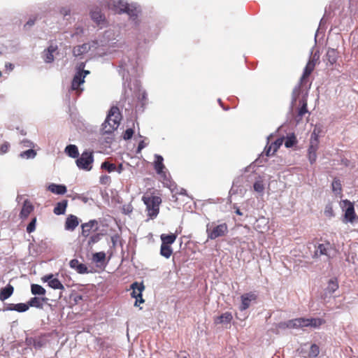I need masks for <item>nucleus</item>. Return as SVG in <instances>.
I'll return each instance as SVG.
<instances>
[{
	"label": "nucleus",
	"mask_w": 358,
	"mask_h": 358,
	"mask_svg": "<svg viewBox=\"0 0 358 358\" xmlns=\"http://www.w3.org/2000/svg\"><path fill=\"white\" fill-rule=\"evenodd\" d=\"M142 201L145 206L146 215L148 219H155L159 213V207L162 203L160 196L155 192H145L142 196Z\"/></svg>",
	"instance_id": "1"
},
{
	"label": "nucleus",
	"mask_w": 358,
	"mask_h": 358,
	"mask_svg": "<svg viewBox=\"0 0 358 358\" xmlns=\"http://www.w3.org/2000/svg\"><path fill=\"white\" fill-rule=\"evenodd\" d=\"M122 120V115L117 106H112L108 112L106 120L102 124V130L104 134H111L116 130Z\"/></svg>",
	"instance_id": "2"
},
{
	"label": "nucleus",
	"mask_w": 358,
	"mask_h": 358,
	"mask_svg": "<svg viewBox=\"0 0 358 358\" xmlns=\"http://www.w3.org/2000/svg\"><path fill=\"white\" fill-rule=\"evenodd\" d=\"M318 57H316L314 55L307 63L304 70L303 75L300 79V83L299 86L296 87L292 92V102H296L298 96L301 93V89L306 85L308 83V78L314 71L316 64L317 62Z\"/></svg>",
	"instance_id": "3"
},
{
	"label": "nucleus",
	"mask_w": 358,
	"mask_h": 358,
	"mask_svg": "<svg viewBox=\"0 0 358 358\" xmlns=\"http://www.w3.org/2000/svg\"><path fill=\"white\" fill-rule=\"evenodd\" d=\"M228 231V226L224 222L217 224L213 222L206 225L207 236L210 240H215L219 237L226 236Z\"/></svg>",
	"instance_id": "4"
},
{
	"label": "nucleus",
	"mask_w": 358,
	"mask_h": 358,
	"mask_svg": "<svg viewBox=\"0 0 358 358\" xmlns=\"http://www.w3.org/2000/svg\"><path fill=\"white\" fill-rule=\"evenodd\" d=\"M94 155L92 151H85L76 161L77 166L82 170L90 171L92 169Z\"/></svg>",
	"instance_id": "5"
},
{
	"label": "nucleus",
	"mask_w": 358,
	"mask_h": 358,
	"mask_svg": "<svg viewBox=\"0 0 358 358\" xmlns=\"http://www.w3.org/2000/svg\"><path fill=\"white\" fill-rule=\"evenodd\" d=\"M109 8H111L116 13H127L130 15H134V10L129 8L127 3L122 0H113L109 3Z\"/></svg>",
	"instance_id": "6"
},
{
	"label": "nucleus",
	"mask_w": 358,
	"mask_h": 358,
	"mask_svg": "<svg viewBox=\"0 0 358 358\" xmlns=\"http://www.w3.org/2000/svg\"><path fill=\"white\" fill-rule=\"evenodd\" d=\"M132 292L131 293V297L135 298L136 300L134 305L138 306V303H144V299L142 297V292L145 289V286L143 283H138L137 282H134L131 285Z\"/></svg>",
	"instance_id": "7"
},
{
	"label": "nucleus",
	"mask_w": 358,
	"mask_h": 358,
	"mask_svg": "<svg viewBox=\"0 0 358 358\" xmlns=\"http://www.w3.org/2000/svg\"><path fill=\"white\" fill-rule=\"evenodd\" d=\"M257 299V295L252 292L241 295V304L239 307L240 310L243 311L248 309L250 306V303L255 301Z\"/></svg>",
	"instance_id": "8"
},
{
	"label": "nucleus",
	"mask_w": 358,
	"mask_h": 358,
	"mask_svg": "<svg viewBox=\"0 0 358 358\" xmlns=\"http://www.w3.org/2000/svg\"><path fill=\"white\" fill-rule=\"evenodd\" d=\"M343 203L348 205L345 212L343 222L352 223L357 217L355 212L354 204L348 200H344Z\"/></svg>",
	"instance_id": "9"
},
{
	"label": "nucleus",
	"mask_w": 358,
	"mask_h": 358,
	"mask_svg": "<svg viewBox=\"0 0 358 358\" xmlns=\"http://www.w3.org/2000/svg\"><path fill=\"white\" fill-rule=\"evenodd\" d=\"M42 280L44 282H47L48 283V285L54 289H64V286L62 284L59 279L53 278L52 274L44 275L42 278Z\"/></svg>",
	"instance_id": "10"
},
{
	"label": "nucleus",
	"mask_w": 358,
	"mask_h": 358,
	"mask_svg": "<svg viewBox=\"0 0 358 358\" xmlns=\"http://www.w3.org/2000/svg\"><path fill=\"white\" fill-rule=\"evenodd\" d=\"M299 104L301 105V107L297 110V113L295 116L297 122L301 121L303 115L308 113L307 109V93L300 99Z\"/></svg>",
	"instance_id": "11"
},
{
	"label": "nucleus",
	"mask_w": 358,
	"mask_h": 358,
	"mask_svg": "<svg viewBox=\"0 0 358 358\" xmlns=\"http://www.w3.org/2000/svg\"><path fill=\"white\" fill-rule=\"evenodd\" d=\"M283 143V138H279L276 139L273 143L271 144H267L264 149V152L266 156H272L275 152L279 149V148L282 145Z\"/></svg>",
	"instance_id": "12"
},
{
	"label": "nucleus",
	"mask_w": 358,
	"mask_h": 358,
	"mask_svg": "<svg viewBox=\"0 0 358 358\" xmlns=\"http://www.w3.org/2000/svg\"><path fill=\"white\" fill-rule=\"evenodd\" d=\"M57 45H50L43 52V58L46 63H52L54 61V53L57 50Z\"/></svg>",
	"instance_id": "13"
},
{
	"label": "nucleus",
	"mask_w": 358,
	"mask_h": 358,
	"mask_svg": "<svg viewBox=\"0 0 358 358\" xmlns=\"http://www.w3.org/2000/svg\"><path fill=\"white\" fill-rule=\"evenodd\" d=\"M84 83L85 80L83 79V76L76 73L71 82V90L76 91L78 93V94H80L83 91V89L80 88V86Z\"/></svg>",
	"instance_id": "14"
},
{
	"label": "nucleus",
	"mask_w": 358,
	"mask_h": 358,
	"mask_svg": "<svg viewBox=\"0 0 358 358\" xmlns=\"http://www.w3.org/2000/svg\"><path fill=\"white\" fill-rule=\"evenodd\" d=\"M34 206L31 203V201L28 199H26L24 203L22 208V210L20 213V217L22 220L27 219L29 215L32 213L34 210Z\"/></svg>",
	"instance_id": "15"
},
{
	"label": "nucleus",
	"mask_w": 358,
	"mask_h": 358,
	"mask_svg": "<svg viewBox=\"0 0 358 358\" xmlns=\"http://www.w3.org/2000/svg\"><path fill=\"white\" fill-rule=\"evenodd\" d=\"M164 159L161 155H156L155 160L154 162V168L156 173L160 175L162 177L166 176L165 172L164 169H165V166L163 163Z\"/></svg>",
	"instance_id": "16"
},
{
	"label": "nucleus",
	"mask_w": 358,
	"mask_h": 358,
	"mask_svg": "<svg viewBox=\"0 0 358 358\" xmlns=\"http://www.w3.org/2000/svg\"><path fill=\"white\" fill-rule=\"evenodd\" d=\"M69 266L71 268L75 269L78 273L84 274L88 273L86 265L80 263L78 259H73L70 261Z\"/></svg>",
	"instance_id": "17"
},
{
	"label": "nucleus",
	"mask_w": 358,
	"mask_h": 358,
	"mask_svg": "<svg viewBox=\"0 0 358 358\" xmlns=\"http://www.w3.org/2000/svg\"><path fill=\"white\" fill-rule=\"evenodd\" d=\"M79 224L78 218L73 215H69L65 222V229L73 231Z\"/></svg>",
	"instance_id": "18"
},
{
	"label": "nucleus",
	"mask_w": 358,
	"mask_h": 358,
	"mask_svg": "<svg viewBox=\"0 0 358 358\" xmlns=\"http://www.w3.org/2000/svg\"><path fill=\"white\" fill-rule=\"evenodd\" d=\"M233 319V315L230 312H225L220 316L215 317L213 319L215 324H229Z\"/></svg>",
	"instance_id": "19"
},
{
	"label": "nucleus",
	"mask_w": 358,
	"mask_h": 358,
	"mask_svg": "<svg viewBox=\"0 0 358 358\" xmlns=\"http://www.w3.org/2000/svg\"><path fill=\"white\" fill-rule=\"evenodd\" d=\"M318 148L319 144H317L315 141L310 143L308 149V157L311 164L315 163L317 159V150Z\"/></svg>",
	"instance_id": "20"
},
{
	"label": "nucleus",
	"mask_w": 358,
	"mask_h": 358,
	"mask_svg": "<svg viewBox=\"0 0 358 358\" xmlns=\"http://www.w3.org/2000/svg\"><path fill=\"white\" fill-rule=\"evenodd\" d=\"M91 17L98 25L104 24L106 22L104 15H102L100 9L98 8L91 11Z\"/></svg>",
	"instance_id": "21"
},
{
	"label": "nucleus",
	"mask_w": 358,
	"mask_h": 358,
	"mask_svg": "<svg viewBox=\"0 0 358 358\" xmlns=\"http://www.w3.org/2000/svg\"><path fill=\"white\" fill-rule=\"evenodd\" d=\"M97 224V222L94 220H90L88 222L83 223L81 225L82 232L81 234L83 237L87 238L90 236L94 227Z\"/></svg>",
	"instance_id": "22"
},
{
	"label": "nucleus",
	"mask_w": 358,
	"mask_h": 358,
	"mask_svg": "<svg viewBox=\"0 0 358 358\" xmlns=\"http://www.w3.org/2000/svg\"><path fill=\"white\" fill-rule=\"evenodd\" d=\"M28 309H29L28 303H16V304H15V303H9L6 307L5 310H15V311H17V312H19V313H23V312L27 311Z\"/></svg>",
	"instance_id": "23"
},
{
	"label": "nucleus",
	"mask_w": 358,
	"mask_h": 358,
	"mask_svg": "<svg viewBox=\"0 0 358 358\" xmlns=\"http://www.w3.org/2000/svg\"><path fill=\"white\" fill-rule=\"evenodd\" d=\"M331 245L329 242L325 243H320L318 245L314 256H317V254L319 253L320 255H326L330 258L329 251L331 250Z\"/></svg>",
	"instance_id": "24"
},
{
	"label": "nucleus",
	"mask_w": 358,
	"mask_h": 358,
	"mask_svg": "<svg viewBox=\"0 0 358 358\" xmlns=\"http://www.w3.org/2000/svg\"><path fill=\"white\" fill-rule=\"evenodd\" d=\"M14 292V287L10 284H8L5 287L0 290V300L4 301L8 299Z\"/></svg>",
	"instance_id": "25"
},
{
	"label": "nucleus",
	"mask_w": 358,
	"mask_h": 358,
	"mask_svg": "<svg viewBox=\"0 0 358 358\" xmlns=\"http://www.w3.org/2000/svg\"><path fill=\"white\" fill-rule=\"evenodd\" d=\"M48 190L56 194H64L67 189L66 187L64 185H57L55 183L50 184L48 187Z\"/></svg>",
	"instance_id": "26"
},
{
	"label": "nucleus",
	"mask_w": 358,
	"mask_h": 358,
	"mask_svg": "<svg viewBox=\"0 0 358 358\" xmlns=\"http://www.w3.org/2000/svg\"><path fill=\"white\" fill-rule=\"evenodd\" d=\"M67 206H68V201L66 199H64L60 202H58L54 208V210H53L54 213L57 215L64 214L66 212Z\"/></svg>",
	"instance_id": "27"
},
{
	"label": "nucleus",
	"mask_w": 358,
	"mask_h": 358,
	"mask_svg": "<svg viewBox=\"0 0 358 358\" xmlns=\"http://www.w3.org/2000/svg\"><path fill=\"white\" fill-rule=\"evenodd\" d=\"M338 52L336 50L333 48H329L326 54V58L327 60V63H329L331 65L334 64L338 59Z\"/></svg>",
	"instance_id": "28"
},
{
	"label": "nucleus",
	"mask_w": 358,
	"mask_h": 358,
	"mask_svg": "<svg viewBox=\"0 0 358 358\" xmlns=\"http://www.w3.org/2000/svg\"><path fill=\"white\" fill-rule=\"evenodd\" d=\"M160 238L162 240V243H163L164 245H171V244H173L176 241L177 235L175 234H162L160 236Z\"/></svg>",
	"instance_id": "29"
},
{
	"label": "nucleus",
	"mask_w": 358,
	"mask_h": 358,
	"mask_svg": "<svg viewBox=\"0 0 358 358\" xmlns=\"http://www.w3.org/2000/svg\"><path fill=\"white\" fill-rule=\"evenodd\" d=\"M90 50V45L87 43H84L81 45H78L73 48V55L75 57H78L83 55L84 53L88 52Z\"/></svg>",
	"instance_id": "30"
},
{
	"label": "nucleus",
	"mask_w": 358,
	"mask_h": 358,
	"mask_svg": "<svg viewBox=\"0 0 358 358\" xmlns=\"http://www.w3.org/2000/svg\"><path fill=\"white\" fill-rule=\"evenodd\" d=\"M47 300L46 298H38V297H32L30 299V300L28 301L29 308V307H35L38 308H43V302Z\"/></svg>",
	"instance_id": "31"
},
{
	"label": "nucleus",
	"mask_w": 358,
	"mask_h": 358,
	"mask_svg": "<svg viewBox=\"0 0 358 358\" xmlns=\"http://www.w3.org/2000/svg\"><path fill=\"white\" fill-rule=\"evenodd\" d=\"M66 153L72 158H78L79 152L78 147L75 145H69L65 148Z\"/></svg>",
	"instance_id": "32"
},
{
	"label": "nucleus",
	"mask_w": 358,
	"mask_h": 358,
	"mask_svg": "<svg viewBox=\"0 0 358 358\" xmlns=\"http://www.w3.org/2000/svg\"><path fill=\"white\" fill-rule=\"evenodd\" d=\"M173 254V250L169 245H164L162 243L160 248V255L166 259H169Z\"/></svg>",
	"instance_id": "33"
},
{
	"label": "nucleus",
	"mask_w": 358,
	"mask_h": 358,
	"mask_svg": "<svg viewBox=\"0 0 358 358\" xmlns=\"http://www.w3.org/2000/svg\"><path fill=\"white\" fill-rule=\"evenodd\" d=\"M338 288V282L337 278H334L329 280L327 290L329 293H334Z\"/></svg>",
	"instance_id": "34"
},
{
	"label": "nucleus",
	"mask_w": 358,
	"mask_h": 358,
	"mask_svg": "<svg viewBox=\"0 0 358 358\" xmlns=\"http://www.w3.org/2000/svg\"><path fill=\"white\" fill-rule=\"evenodd\" d=\"M31 292L34 295H45L46 293L45 289L37 284H32L31 285Z\"/></svg>",
	"instance_id": "35"
},
{
	"label": "nucleus",
	"mask_w": 358,
	"mask_h": 358,
	"mask_svg": "<svg viewBox=\"0 0 358 358\" xmlns=\"http://www.w3.org/2000/svg\"><path fill=\"white\" fill-rule=\"evenodd\" d=\"M308 327L317 328L323 324L325 321L321 318H308Z\"/></svg>",
	"instance_id": "36"
},
{
	"label": "nucleus",
	"mask_w": 358,
	"mask_h": 358,
	"mask_svg": "<svg viewBox=\"0 0 358 358\" xmlns=\"http://www.w3.org/2000/svg\"><path fill=\"white\" fill-rule=\"evenodd\" d=\"M320 353V348L316 344H312L310 347V350L308 352L307 357L308 358H315L318 356Z\"/></svg>",
	"instance_id": "37"
},
{
	"label": "nucleus",
	"mask_w": 358,
	"mask_h": 358,
	"mask_svg": "<svg viewBox=\"0 0 358 358\" xmlns=\"http://www.w3.org/2000/svg\"><path fill=\"white\" fill-rule=\"evenodd\" d=\"M331 187H332V190L334 192H335L336 194H341L342 186H341V181L339 179L334 178L332 182Z\"/></svg>",
	"instance_id": "38"
},
{
	"label": "nucleus",
	"mask_w": 358,
	"mask_h": 358,
	"mask_svg": "<svg viewBox=\"0 0 358 358\" xmlns=\"http://www.w3.org/2000/svg\"><path fill=\"white\" fill-rule=\"evenodd\" d=\"M106 259V253L104 252H96L92 255V260L95 263L103 262Z\"/></svg>",
	"instance_id": "39"
},
{
	"label": "nucleus",
	"mask_w": 358,
	"mask_h": 358,
	"mask_svg": "<svg viewBox=\"0 0 358 358\" xmlns=\"http://www.w3.org/2000/svg\"><path fill=\"white\" fill-rule=\"evenodd\" d=\"M101 168L106 170L108 173H111L116 170V165L106 161L101 164Z\"/></svg>",
	"instance_id": "40"
},
{
	"label": "nucleus",
	"mask_w": 358,
	"mask_h": 358,
	"mask_svg": "<svg viewBox=\"0 0 358 358\" xmlns=\"http://www.w3.org/2000/svg\"><path fill=\"white\" fill-rule=\"evenodd\" d=\"M295 326L297 328L308 327V318L299 317L295 319Z\"/></svg>",
	"instance_id": "41"
},
{
	"label": "nucleus",
	"mask_w": 358,
	"mask_h": 358,
	"mask_svg": "<svg viewBox=\"0 0 358 358\" xmlns=\"http://www.w3.org/2000/svg\"><path fill=\"white\" fill-rule=\"evenodd\" d=\"M36 152L34 150L29 149L24 152H21L20 156L22 158L29 159V158H34L36 156Z\"/></svg>",
	"instance_id": "42"
},
{
	"label": "nucleus",
	"mask_w": 358,
	"mask_h": 358,
	"mask_svg": "<svg viewBox=\"0 0 358 358\" xmlns=\"http://www.w3.org/2000/svg\"><path fill=\"white\" fill-rule=\"evenodd\" d=\"M320 131L319 129H317L316 127L314 129L312 134H311V136H310V143H313V141H316V143L317 144H319L320 141H319V134H320Z\"/></svg>",
	"instance_id": "43"
},
{
	"label": "nucleus",
	"mask_w": 358,
	"mask_h": 358,
	"mask_svg": "<svg viewBox=\"0 0 358 358\" xmlns=\"http://www.w3.org/2000/svg\"><path fill=\"white\" fill-rule=\"evenodd\" d=\"M296 143V137L294 136H291L287 137V138L285 140V145L286 148H291Z\"/></svg>",
	"instance_id": "44"
},
{
	"label": "nucleus",
	"mask_w": 358,
	"mask_h": 358,
	"mask_svg": "<svg viewBox=\"0 0 358 358\" xmlns=\"http://www.w3.org/2000/svg\"><path fill=\"white\" fill-rule=\"evenodd\" d=\"M253 187H254L255 191H256L257 192H259V193L263 192V191L264 189V185L263 184V182L261 180L256 181L254 183Z\"/></svg>",
	"instance_id": "45"
},
{
	"label": "nucleus",
	"mask_w": 358,
	"mask_h": 358,
	"mask_svg": "<svg viewBox=\"0 0 358 358\" xmlns=\"http://www.w3.org/2000/svg\"><path fill=\"white\" fill-rule=\"evenodd\" d=\"M36 217H34L30 223L27 227V231L29 234L34 231L36 229Z\"/></svg>",
	"instance_id": "46"
},
{
	"label": "nucleus",
	"mask_w": 358,
	"mask_h": 358,
	"mask_svg": "<svg viewBox=\"0 0 358 358\" xmlns=\"http://www.w3.org/2000/svg\"><path fill=\"white\" fill-rule=\"evenodd\" d=\"M324 215L329 217L334 216V213L331 204L329 203L326 206L324 209Z\"/></svg>",
	"instance_id": "47"
},
{
	"label": "nucleus",
	"mask_w": 358,
	"mask_h": 358,
	"mask_svg": "<svg viewBox=\"0 0 358 358\" xmlns=\"http://www.w3.org/2000/svg\"><path fill=\"white\" fill-rule=\"evenodd\" d=\"M100 239H101V235L99 234H94L90 238V239L88 241V245H93V244L99 242Z\"/></svg>",
	"instance_id": "48"
},
{
	"label": "nucleus",
	"mask_w": 358,
	"mask_h": 358,
	"mask_svg": "<svg viewBox=\"0 0 358 358\" xmlns=\"http://www.w3.org/2000/svg\"><path fill=\"white\" fill-rule=\"evenodd\" d=\"M37 18L38 17L36 15H34L29 17L27 23L24 24V28L32 27L35 24Z\"/></svg>",
	"instance_id": "49"
},
{
	"label": "nucleus",
	"mask_w": 358,
	"mask_h": 358,
	"mask_svg": "<svg viewBox=\"0 0 358 358\" xmlns=\"http://www.w3.org/2000/svg\"><path fill=\"white\" fill-rule=\"evenodd\" d=\"M10 148V144L8 142H4L0 146V154L6 153Z\"/></svg>",
	"instance_id": "50"
},
{
	"label": "nucleus",
	"mask_w": 358,
	"mask_h": 358,
	"mask_svg": "<svg viewBox=\"0 0 358 358\" xmlns=\"http://www.w3.org/2000/svg\"><path fill=\"white\" fill-rule=\"evenodd\" d=\"M133 134H134V130L132 129H127L123 134V138L124 140H129V139L131 138V137L133 136Z\"/></svg>",
	"instance_id": "51"
},
{
	"label": "nucleus",
	"mask_w": 358,
	"mask_h": 358,
	"mask_svg": "<svg viewBox=\"0 0 358 358\" xmlns=\"http://www.w3.org/2000/svg\"><path fill=\"white\" fill-rule=\"evenodd\" d=\"M288 329H296L295 319L286 321Z\"/></svg>",
	"instance_id": "52"
},
{
	"label": "nucleus",
	"mask_w": 358,
	"mask_h": 358,
	"mask_svg": "<svg viewBox=\"0 0 358 358\" xmlns=\"http://www.w3.org/2000/svg\"><path fill=\"white\" fill-rule=\"evenodd\" d=\"M110 180V177L108 176H102L100 178V182L101 184H107Z\"/></svg>",
	"instance_id": "53"
},
{
	"label": "nucleus",
	"mask_w": 358,
	"mask_h": 358,
	"mask_svg": "<svg viewBox=\"0 0 358 358\" xmlns=\"http://www.w3.org/2000/svg\"><path fill=\"white\" fill-rule=\"evenodd\" d=\"M145 146L146 143L144 141H140L137 148V152H140Z\"/></svg>",
	"instance_id": "54"
},
{
	"label": "nucleus",
	"mask_w": 358,
	"mask_h": 358,
	"mask_svg": "<svg viewBox=\"0 0 358 358\" xmlns=\"http://www.w3.org/2000/svg\"><path fill=\"white\" fill-rule=\"evenodd\" d=\"M277 328L280 329H287V325L286 322H282L278 324Z\"/></svg>",
	"instance_id": "55"
},
{
	"label": "nucleus",
	"mask_w": 358,
	"mask_h": 358,
	"mask_svg": "<svg viewBox=\"0 0 358 358\" xmlns=\"http://www.w3.org/2000/svg\"><path fill=\"white\" fill-rule=\"evenodd\" d=\"M77 73L78 74H81L82 76H83V79L85 80V78L86 77L87 75L90 74V71H87V70H82V71H78Z\"/></svg>",
	"instance_id": "56"
},
{
	"label": "nucleus",
	"mask_w": 358,
	"mask_h": 358,
	"mask_svg": "<svg viewBox=\"0 0 358 358\" xmlns=\"http://www.w3.org/2000/svg\"><path fill=\"white\" fill-rule=\"evenodd\" d=\"M123 171V166L122 164H119L118 166H116V170L115 171H117L119 173H121Z\"/></svg>",
	"instance_id": "57"
},
{
	"label": "nucleus",
	"mask_w": 358,
	"mask_h": 358,
	"mask_svg": "<svg viewBox=\"0 0 358 358\" xmlns=\"http://www.w3.org/2000/svg\"><path fill=\"white\" fill-rule=\"evenodd\" d=\"M85 64L84 62H81V63L79 64L78 67V71H82V70H83V69H84V68H85Z\"/></svg>",
	"instance_id": "58"
},
{
	"label": "nucleus",
	"mask_w": 358,
	"mask_h": 358,
	"mask_svg": "<svg viewBox=\"0 0 358 358\" xmlns=\"http://www.w3.org/2000/svg\"><path fill=\"white\" fill-rule=\"evenodd\" d=\"M234 209L236 210H235V213L238 215H242L243 213H241V211L240 210L239 208L238 207H234Z\"/></svg>",
	"instance_id": "59"
},
{
	"label": "nucleus",
	"mask_w": 358,
	"mask_h": 358,
	"mask_svg": "<svg viewBox=\"0 0 358 358\" xmlns=\"http://www.w3.org/2000/svg\"><path fill=\"white\" fill-rule=\"evenodd\" d=\"M342 162H343V164L345 166H348L349 161H348L347 159H343V160H342Z\"/></svg>",
	"instance_id": "60"
},
{
	"label": "nucleus",
	"mask_w": 358,
	"mask_h": 358,
	"mask_svg": "<svg viewBox=\"0 0 358 358\" xmlns=\"http://www.w3.org/2000/svg\"><path fill=\"white\" fill-rule=\"evenodd\" d=\"M180 194H186V190L184 189H182L181 191L180 192Z\"/></svg>",
	"instance_id": "61"
},
{
	"label": "nucleus",
	"mask_w": 358,
	"mask_h": 358,
	"mask_svg": "<svg viewBox=\"0 0 358 358\" xmlns=\"http://www.w3.org/2000/svg\"><path fill=\"white\" fill-rule=\"evenodd\" d=\"M218 102H219V103L222 106V102L221 99H218Z\"/></svg>",
	"instance_id": "62"
},
{
	"label": "nucleus",
	"mask_w": 358,
	"mask_h": 358,
	"mask_svg": "<svg viewBox=\"0 0 358 358\" xmlns=\"http://www.w3.org/2000/svg\"><path fill=\"white\" fill-rule=\"evenodd\" d=\"M183 358H187V357H183Z\"/></svg>",
	"instance_id": "63"
}]
</instances>
